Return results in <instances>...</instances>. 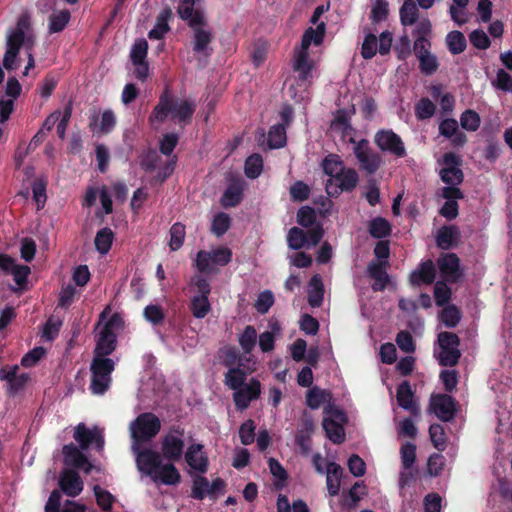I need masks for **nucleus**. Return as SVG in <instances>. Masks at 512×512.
<instances>
[{"instance_id":"obj_1","label":"nucleus","mask_w":512,"mask_h":512,"mask_svg":"<svg viewBox=\"0 0 512 512\" xmlns=\"http://www.w3.org/2000/svg\"><path fill=\"white\" fill-rule=\"evenodd\" d=\"M177 14L192 30L191 44L194 54L210 57L213 53L211 43L214 35L208 25L205 11L193 7V0H181L177 7Z\"/></svg>"},{"instance_id":"obj_2","label":"nucleus","mask_w":512,"mask_h":512,"mask_svg":"<svg viewBox=\"0 0 512 512\" xmlns=\"http://www.w3.org/2000/svg\"><path fill=\"white\" fill-rule=\"evenodd\" d=\"M196 110L194 102L182 100L177 102L173 95L165 90L159 97L157 105L153 108L150 116V124H161L165 122L169 114H172V119L179 124H187L191 121L192 116Z\"/></svg>"},{"instance_id":"obj_3","label":"nucleus","mask_w":512,"mask_h":512,"mask_svg":"<svg viewBox=\"0 0 512 512\" xmlns=\"http://www.w3.org/2000/svg\"><path fill=\"white\" fill-rule=\"evenodd\" d=\"M115 369V362L108 357L94 356L90 365V390L95 395H103L112 382L111 374Z\"/></svg>"},{"instance_id":"obj_4","label":"nucleus","mask_w":512,"mask_h":512,"mask_svg":"<svg viewBox=\"0 0 512 512\" xmlns=\"http://www.w3.org/2000/svg\"><path fill=\"white\" fill-rule=\"evenodd\" d=\"M438 343L441 351L438 362L443 367H453L458 364L461 357L459 350L460 338L456 333L443 331L438 334Z\"/></svg>"},{"instance_id":"obj_5","label":"nucleus","mask_w":512,"mask_h":512,"mask_svg":"<svg viewBox=\"0 0 512 512\" xmlns=\"http://www.w3.org/2000/svg\"><path fill=\"white\" fill-rule=\"evenodd\" d=\"M232 260V251L228 247H218L211 251L197 252L195 265L200 273H212L213 265L225 266Z\"/></svg>"},{"instance_id":"obj_6","label":"nucleus","mask_w":512,"mask_h":512,"mask_svg":"<svg viewBox=\"0 0 512 512\" xmlns=\"http://www.w3.org/2000/svg\"><path fill=\"white\" fill-rule=\"evenodd\" d=\"M161 429L160 419L151 412L141 413L132 426V438L134 443L150 441Z\"/></svg>"},{"instance_id":"obj_7","label":"nucleus","mask_w":512,"mask_h":512,"mask_svg":"<svg viewBox=\"0 0 512 512\" xmlns=\"http://www.w3.org/2000/svg\"><path fill=\"white\" fill-rule=\"evenodd\" d=\"M359 182L354 168H343L334 177L327 180L326 192L330 197H337L341 192H352Z\"/></svg>"},{"instance_id":"obj_8","label":"nucleus","mask_w":512,"mask_h":512,"mask_svg":"<svg viewBox=\"0 0 512 512\" xmlns=\"http://www.w3.org/2000/svg\"><path fill=\"white\" fill-rule=\"evenodd\" d=\"M117 322V315L111 316V318L103 325L99 332L96 345L93 350L94 356L108 357L117 348V335L114 332V327Z\"/></svg>"},{"instance_id":"obj_9","label":"nucleus","mask_w":512,"mask_h":512,"mask_svg":"<svg viewBox=\"0 0 512 512\" xmlns=\"http://www.w3.org/2000/svg\"><path fill=\"white\" fill-rule=\"evenodd\" d=\"M132 450L136 456L138 470L151 478L155 476L162 463L161 453L150 448L141 449L136 443L133 444Z\"/></svg>"},{"instance_id":"obj_10","label":"nucleus","mask_w":512,"mask_h":512,"mask_svg":"<svg viewBox=\"0 0 512 512\" xmlns=\"http://www.w3.org/2000/svg\"><path fill=\"white\" fill-rule=\"evenodd\" d=\"M354 155L360 164V168L368 174H374L382 165V157L374 152L367 139L359 140L354 147Z\"/></svg>"},{"instance_id":"obj_11","label":"nucleus","mask_w":512,"mask_h":512,"mask_svg":"<svg viewBox=\"0 0 512 512\" xmlns=\"http://www.w3.org/2000/svg\"><path fill=\"white\" fill-rule=\"evenodd\" d=\"M374 142L382 152L397 158L406 156V148L401 137L391 129H381L375 133Z\"/></svg>"},{"instance_id":"obj_12","label":"nucleus","mask_w":512,"mask_h":512,"mask_svg":"<svg viewBox=\"0 0 512 512\" xmlns=\"http://www.w3.org/2000/svg\"><path fill=\"white\" fill-rule=\"evenodd\" d=\"M445 167L440 170V178L447 185H460L464 180V174L460 166L462 159L453 152H447L442 157Z\"/></svg>"},{"instance_id":"obj_13","label":"nucleus","mask_w":512,"mask_h":512,"mask_svg":"<svg viewBox=\"0 0 512 512\" xmlns=\"http://www.w3.org/2000/svg\"><path fill=\"white\" fill-rule=\"evenodd\" d=\"M73 437L83 450L88 449L93 443L98 451L104 448V436L102 431L97 427L89 429L84 423H79L75 427Z\"/></svg>"},{"instance_id":"obj_14","label":"nucleus","mask_w":512,"mask_h":512,"mask_svg":"<svg viewBox=\"0 0 512 512\" xmlns=\"http://www.w3.org/2000/svg\"><path fill=\"white\" fill-rule=\"evenodd\" d=\"M328 412L331 413V416L324 417L322 422L323 429L330 441L334 444H341L345 441V431L343 426L334 418L342 420L345 415L341 410L336 408H330Z\"/></svg>"},{"instance_id":"obj_15","label":"nucleus","mask_w":512,"mask_h":512,"mask_svg":"<svg viewBox=\"0 0 512 512\" xmlns=\"http://www.w3.org/2000/svg\"><path fill=\"white\" fill-rule=\"evenodd\" d=\"M456 405V400L448 394H437L431 397L430 406L433 412L444 422H448L454 418Z\"/></svg>"},{"instance_id":"obj_16","label":"nucleus","mask_w":512,"mask_h":512,"mask_svg":"<svg viewBox=\"0 0 512 512\" xmlns=\"http://www.w3.org/2000/svg\"><path fill=\"white\" fill-rule=\"evenodd\" d=\"M185 442L183 438L167 433L161 440V455L169 462H178L184 453Z\"/></svg>"},{"instance_id":"obj_17","label":"nucleus","mask_w":512,"mask_h":512,"mask_svg":"<svg viewBox=\"0 0 512 512\" xmlns=\"http://www.w3.org/2000/svg\"><path fill=\"white\" fill-rule=\"evenodd\" d=\"M260 394L261 384L257 379L252 378L249 384L235 390L233 394L235 406L239 410H245L249 407L251 401L259 398Z\"/></svg>"},{"instance_id":"obj_18","label":"nucleus","mask_w":512,"mask_h":512,"mask_svg":"<svg viewBox=\"0 0 512 512\" xmlns=\"http://www.w3.org/2000/svg\"><path fill=\"white\" fill-rule=\"evenodd\" d=\"M203 449V444L194 443L188 446L184 454L188 466L201 474L206 473L209 467V459Z\"/></svg>"},{"instance_id":"obj_19","label":"nucleus","mask_w":512,"mask_h":512,"mask_svg":"<svg viewBox=\"0 0 512 512\" xmlns=\"http://www.w3.org/2000/svg\"><path fill=\"white\" fill-rule=\"evenodd\" d=\"M442 276L448 281L455 283L460 277V259L455 253L442 254L437 261Z\"/></svg>"},{"instance_id":"obj_20","label":"nucleus","mask_w":512,"mask_h":512,"mask_svg":"<svg viewBox=\"0 0 512 512\" xmlns=\"http://www.w3.org/2000/svg\"><path fill=\"white\" fill-rule=\"evenodd\" d=\"M64 463L67 466H73L82 469L85 473H90L93 465L89 462L87 456L82 453L73 443L63 447Z\"/></svg>"},{"instance_id":"obj_21","label":"nucleus","mask_w":512,"mask_h":512,"mask_svg":"<svg viewBox=\"0 0 512 512\" xmlns=\"http://www.w3.org/2000/svg\"><path fill=\"white\" fill-rule=\"evenodd\" d=\"M436 278V268L431 259L422 261L417 269L411 272L409 276L410 283L414 286L422 284L430 285Z\"/></svg>"},{"instance_id":"obj_22","label":"nucleus","mask_w":512,"mask_h":512,"mask_svg":"<svg viewBox=\"0 0 512 512\" xmlns=\"http://www.w3.org/2000/svg\"><path fill=\"white\" fill-rule=\"evenodd\" d=\"M396 398L398 405L409 411L412 415L417 416L420 413V408L414 401V392L412 391L409 381L405 380L398 385Z\"/></svg>"},{"instance_id":"obj_23","label":"nucleus","mask_w":512,"mask_h":512,"mask_svg":"<svg viewBox=\"0 0 512 512\" xmlns=\"http://www.w3.org/2000/svg\"><path fill=\"white\" fill-rule=\"evenodd\" d=\"M59 485L62 491L70 497L78 496L83 490V482L75 470H67L62 473Z\"/></svg>"},{"instance_id":"obj_24","label":"nucleus","mask_w":512,"mask_h":512,"mask_svg":"<svg viewBox=\"0 0 512 512\" xmlns=\"http://www.w3.org/2000/svg\"><path fill=\"white\" fill-rule=\"evenodd\" d=\"M292 67L294 72L298 74V80L305 82L311 78L313 61L309 57V51L303 50V48L300 47V50L295 54Z\"/></svg>"},{"instance_id":"obj_25","label":"nucleus","mask_w":512,"mask_h":512,"mask_svg":"<svg viewBox=\"0 0 512 512\" xmlns=\"http://www.w3.org/2000/svg\"><path fill=\"white\" fill-rule=\"evenodd\" d=\"M99 116L98 114L94 113L90 117L89 127L93 132H99L101 134H108L110 133L115 125H116V117L114 112L111 109L105 110L101 115L100 125L97 129V122H98Z\"/></svg>"},{"instance_id":"obj_26","label":"nucleus","mask_w":512,"mask_h":512,"mask_svg":"<svg viewBox=\"0 0 512 512\" xmlns=\"http://www.w3.org/2000/svg\"><path fill=\"white\" fill-rule=\"evenodd\" d=\"M152 480L157 482L161 481V483L165 485H177L181 481V475L174 465V462L161 463L157 474L152 477Z\"/></svg>"},{"instance_id":"obj_27","label":"nucleus","mask_w":512,"mask_h":512,"mask_svg":"<svg viewBox=\"0 0 512 512\" xmlns=\"http://www.w3.org/2000/svg\"><path fill=\"white\" fill-rule=\"evenodd\" d=\"M460 238V230L455 225L443 226L438 230L436 244L442 250H449Z\"/></svg>"},{"instance_id":"obj_28","label":"nucleus","mask_w":512,"mask_h":512,"mask_svg":"<svg viewBox=\"0 0 512 512\" xmlns=\"http://www.w3.org/2000/svg\"><path fill=\"white\" fill-rule=\"evenodd\" d=\"M326 33L325 22L317 24L316 28L309 27L305 30L301 39V48L309 50L311 44L315 46L321 45Z\"/></svg>"},{"instance_id":"obj_29","label":"nucleus","mask_w":512,"mask_h":512,"mask_svg":"<svg viewBox=\"0 0 512 512\" xmlns=\"http://www.w3.org/2000/svg\"><path fill=\"white\" fill-rule=\"evenodd\" d=\"M308 303L313 308L322 305L324 299V285L319 274H315L309 281Z\"/></svg>"},{"instance_id":"obj_30","label":"nucleus","mask_w":512,"mask_h":512,"mask_svg":"<svg viewBox=\"0 0 512 512\" xmlns=\"http://www.w3.org/2000/svg\"><path fill=\"white\" fill-rule=\"evenodd\" d=\"M368 232L372 238L383 239L391 235L392 225L386 218L377 216L369 221Z\"/></svg>"},{"instance_id":"obj_31","label":"nucleus","mask_w":512,"mask_h":512,"mask_svg":"<svg viewBox=\"0 0 512 512\" xmlns=\"http://www.w3.org/2000/svg\"><path fill=\"white\" fill-rule=\"evenodd\" d=\"M400 23L404 27L414 25L419 18V9L414 0H404L399 10Z\"/></svg>"},{"instance_id":"obj_32","label":"nucleus","mask_w":512,"mask_h":512,"mask_svg":"<svg viewBox=\"0 0 512 512\" xmlns=\"http://www.w3.org/2000/svg\"><path fill=\"white\" fill-rule=\"evenodd\" d=\"M243 199V189L238 183L230 184L221 197V205L224 208L236 207Z\"/></svg>"},{"instance_id":"obj_33","label":"nucleus","mask_w":512,"mask_h":512,"mask_svg":"<svg viewBox=\"0 0 512 512\" xmlns=\"http://www.w3.org/2000/svg\"><path fill=\"white\" fill-rule=\"evenodd\" d=\"M445 41L449 52L453 55L464 52L467 47V41L464 34L458 30L449 32L446 35Z\"/></svg>"},{"instance_id":"obj_34","label":"nucleus","mask_w":512,"mask_h":512,"mask_svg":"<svg viewBox=\"0 0 512 512\" xmlns=\"http://www.w3.org/2000/svg\"><path fill=\"white\" fill-rule=\"evenodd\" d=\"M114 233L109 227L100 229L95 236L94 243L96 250L102 254H107L112 246Z\"/></svg>"},{"instance_id":"obj_35","label":"nucleus","mask_w":512,"mask_h":512,"mask_svg":"<svg viewBox=\"0 0 512 512\" xmlns=\"http://www.w3.org/2000/svg\"><path fill=\"white\" fill-rule=\"evenodd\" d=\"M268 146L270 149H279L286 145L287 136L284 124H275L268 132Z\"/></svg>"},{"instance_id":"obj_36","label":"nucleus","mask_w":512,"mask_h":512,"mask_svg":"<svg viewBox=\"0 0 512 512\" xmlns=\"http://www.w3.org/2000/svg\"><path fill=\"white\" fill-rule=\"evenodd\" d=\"M171 11L169 9L163 10L157 18L155 26L148 32V37L151 40H160L169 31L167 19Z\"/></svg>"},{"instance_id":"obj_37","label":"nucleus","mask_w":512,"mask_h":512,"mask_svg":"<svg viewBox=\"0 0 512 512\" xmlns=\"http://www.w3.org/2000/svg\"><path fill=\"white\" fill-rule=\"evenodd\" d=\"M247 374L239 366L237 368H230L225 373V384L232 390H238L243 387Z\"/></svg>"},{"instance_id":"obj_38","label":"nucleus","mask_w":512,"mask_h":512,"mask_svg":"<svg viewBox=\"0 0 512 512\" xmlns=\"http://www.w3.org/2000/svg\"><path fill=\"white\" fill-rule=\"evenodd\" d=\"M263 170V158L260 154L254 153L250 155L244 165L245 175L250 179H256Z\"/></svg>"},{"instance_id":"obj_39","label":"nucleus","mask_w":512,"mask_h":512,"mask_svg":"<svg viewBox=\"0 0 512 512\" xmlns=\"http://www.w3.org/2000/svg\"><path fill=\"white\" fill-rule=\"evenodd\" d=\"M71 18V14L69 10H61L58 13H52L49 17V32L59 33L65 29L69 20Z\"/></svg>"},{"instance_id":"obj_40","label":"nucleus","mask_w":512,"mask_h":512,"mask_svg":"<svg viewBox=\"0 0 512 512\" xmlns=\"http://www.w3.org/2000/svg\"><path fill=\"white\" fill-rule=\"evenodd\" d=\"M287 244L292 250H300L307 244V234L299 227H292L287 234Z\"/></svg>"},{"instance_id":"obj_41","label":"nucleus","mask_w":512,"mask_h":512,"mask_svg":"<svg viewBox=\"0 0 512 512\" xmlns=\"http://www.w3.org/2000/svg\"><path fill=\"white\" fill-rule=\"evenodd\" d=\"M190 310L195 318H204L211 310L209 299L206 296H194L191 299Z\"/></svg>"},{"instance_id":"obj_42","label":"nucleus","mask_w":512,"mask_h":512,"mask_svg":"<svg viewBox=\"0 0 512 512\" xmlns=\"http://www.w3.org/2000/svg\"><path fill=\"white\" fill-rule=\"evenodd\" d=\"M440 319L447 328H454L461 320V311L453 304L448 305L441 311Z\"/></svg>"},{"instance_id":"obj_43","label":"nucleus","mask_w":512,"mask_h":512,"mask_svg":"<svg viewBox=\"0 0 512 512\" xmlns=\"http://www.w3.org/2000/svg\"><path fill=\"white\" fill-rule=\"evenodd\" d=\"M239 344L245 353H250L257 341V331L254 326L247 325L239 336Z\"/></svg>"},{"instance_id":"obj_44","label":"nucleus","mask_w":512,"mask_h":512,"mask_svg":"<svg viewBox=\"0 0 512 512\" xmlns=\"http://www.w3.org/2000/svg\"><path fill=\"white\" fill-rule=\"evenodd\" d=\"M415 28L412 31V36L415 38L414 41H431L432 37V23L429 18H422L417 21Z\"/></svg>"},{"instance_id":"obj_45","label":"nucleus","mask_w":512,"mask_h":512,"mask_svg":"<svg viewBox=\"0 0 512 512\" xmlns=\"http://www.w3.org/2000/svg\"><path fill=\"white\" fill-rule=\"evenodd\" d=\"M328 397H330V393L315 386L307 391L306 404L311 409H318L324 402L327 401Z\"/></svg>"},{"instance_id":"obj_46","label":"nucleus","mask_w":512,"mask_h":512,"mask_svg":"<svg viewBox=\"0 0 512 512\" xmlns=\"http://www.w3.org/2000/svg\"><path fill=\"white\" fill-rule=\"evenodd\" d=\"M231 226V218L224 212L217 213L212 221L211 232L217 237L223 236Z\"/></svg>"},{"instance_id":"obj_47","label":"nucleus","mask_w":512,"mask_h":512,"mask_svg":"<svg viewBox=\"0 0 512 512\" xmlns=\"http://www.w3.org/2000/svg\"><path fill=\"white\" fill-rule=\"evenodd\" d=\"M480 123L481 119L479 114L472 109L465 110L460 116V125L467 131H477L480 127Z\"/></svg>"},{"instance_id":"obj_48","label":"nucleus","mask_w":512,"mask_h":512,"mask_svg":"<svg viewBox=\"0 0 512 512\" xmlns=\"http://www.w3.org/2000/svg\"><path fill=\"white\" fill-rule=\"evenodd\" d=\"M170 242L169 247L172 251H176L181 248L185 239V225L180 222L174 223L170 228Z\"/></svg>"},{"instance_id":"obj_49","label":"nucleus","mask_w":512,"mask_h":512,"mask_svg":"<svg viewBox=\"0 0 512 512\" xmlns=\"http://www.w3.org/2000/svg\"><path fill=\"white\" fill-rule=\"evenodd\" d=\"M322 168L325 174L334 178L341 169L344 168L343 162L337 154H329L322 161Z\"/></svg>"},{"instance_id":"obj_50","label":"nucleus","mask_w":512,"mask_h":512,"mask_svg":"<svg viewBox=\"0 0 512 512\" xmlns=\"http://www.w3.org/2000/svg\"><path fill=\"white\" fill-rule=\"evenodd\" d=\"M93 491L99 507L105 512H110L115 502V497L99 485H95Z\"/></svg>"},{"instance_id":"obj_51","label":"nucleus","mask_w":512,"mask_h":512,"mask_svg":"<svg viewBox=\"0 0 512 512\" xmlns=\"http://www.w3.org/2000/svg\"><path fill=\"white\" fill-rule=\"evenodd\" d=\"M429 436L433 446L439 450L444 451L446 448L445 431L442 425L433 423L429 427Z\"/></svg>"},{"instance_id":"obj_52","label":"nucleus","mask_w":512,"mask_h":512,"mask_svg":"<svg viewBox=\"0 0 512 512\" xmlns=\"http://www.w3.org/2000/svg\"><path fill=\"white\" fill-rule=\"evenodd\" d=\"M436 110L435 104L429 98H421L415 105V115L418 120L431 118Z\"/></svg>"},{"instance_id":"obj_53","label":"nucleus","mask_w":512,"mask_h":512,"mask_svg":"<svg viewBox=\"0 0 512 512\" xmlns=\"http://www.w3.org/2000/svg\"><path fill=\"white\" fill-rule=\"evenodd\" d=\"M30 380V376L28 373H18V371L14 372V377H11L10 381L7 382V393L10 396L16 395L19 391L24 389L28 381Z\"/></svg>"},{"instance_id":"obj_54","label":"nucleus","mask_w":512,"mask_h":512,"mask_svg":"<svg viewBox=\"0 0 512 512\" xmlns=\"http://www.w3.org/2000/svg\"><path fill=\"white\" fill-rule=\"evenodd\" d=\"M389 15V4L387 0H375L371 11L370 19L373 23L385 21Z\"/></svg>"},{"instance_id":"obj_55","label":"nucleus","mask_w":512,"mask_h":512,"mask_svg":"<svg viewBox=\"0 0 512 512\" xmlns=\"http://www.w3.org/2000/svg\"><path fill=\"white\" fill-rule=\"evenodd\" d=\"M46 186L47 182L44 179H36L32 183L33 199L37 204V210L42 209L46 203Z\"/></svg>"},{"instance_id":"obj_56","label":"nucleus","mask_w":512,"mask_h":512,"mask_svg":"<svg viewBox=\"0 0 512 512\" xmlns=\"http://www.w3.org/2000/svg\"><path fill=\"white\" fill-rule=\"evenodd\" d=\"M377 37L373 33H368L364 37V41L361 47V56L365 60L372 59L378 51Z\"/></svg>"},{"instance_id":"obj_57","label":"nucleus","mask_w":512,"mask_h":512,"mask_svg":"<svg viewBox=\"0 0 512 512\" xmlns=\"http://www.w3.org/2000/svg\"><path fill=\"white\" fill-rule=\"evenodd\" d=\"M209 481L206 477L198 475L193 479L191 497L196 500H203L207 495Z\"/></svg>"},{"instance_id":"obj_58","label":"nucleus","mask_w":512,"mask_h":512,"mask_svg":"<svg viewBox=\"0 0 512 512\" xmlns=\"http://www.w3.org/2000/svg\"><path fill=\"white\" fill-rule=\"evenodd\" d=\"M255 429L256 425L252 419H248L241 424L239 428V437L243 445L247 446L254 442Z\"/></svg>"},{"instance_id":"obj_59","label":"nucleus","mask_w":512,"mask_h":512,"mask_svg":"<svg viewBox=\"0 0 512 512\" xmlns=\"http://www.w3.org/2000/svg\"><path fill=\"white\" fill-rule=\"evenodd\" d=\"M394 51L397 55V58L401 61H405L411 56V41L407 34L399 37L396 45L394 46Z\"/></svg>"},{"instance_id":"obj_60","label":"nucleus","mask_w":512,"mask_h":512,"mask_svg":"<svg viewBox=\"0 0 512 512\" xmlns=\"http://www.w3.org/2000/svg\"><path fill=\"white\" fill-rule=\"evenodd\" d=\"M419 61V69L425 75L434 74L439 67L438 59L436 55L429 53L424 56H421Z\"/></svg>"},{"instance_id":"obj_61","label":"nucleus","mask_w":512,"mask_h":512,"mask_svg":"<svg viewBox=\"0 0 512 512\" xmlns=\"http://www.w3.org/2000/svg\"><path fill=\"white\" fill-rule=\"evenodd\" d=\"M401 461L404 469H410L416 460V445L407 442L401 446Z\"/></svg>"},{"instance_id":"obj_62","label":"nucleus","mask_w":512,"mask_h":512,"mask_svg":"<svg viewBox=\"0 0 512 512\" xmlns=\"http://www.w3.org/2000/svg\"><path fill=\"white\" fill-rule=\"evenodd\" d=\"M316 222V212L310 206H303L297 212V223L302 227H313Z\"/></svg>"},{"instance_id":"obj_63","label":"nucleus","mask_w":512,"mask_h":512,"mask_svg":"<svg viewBox=\"0 0 512 512\" xmlns=\"http://www.w3.org/2000/svg\"><path fill=\"white\" fill-rule=\"evenodd\" d=\"M148 50V43L145 39L136 41L130 52V59L132 63H140L146 61Z\"/></svg>"},{"instance_id":"obj_64","label":"nucleus","mask_w":512,"mask_h":512,"mask_svg":"<svg viewBox=\"0 0 512 512\" xmlns=\"http://www.w3.org/2000/svg\"><path fill=\"white\" fill-rule=\"evenodd\" d=\"M143 314L145 319L152 323L153 325H159L165 319L164 311L160 305H147L144 308Z\"/></svg>"}]
</instances>
